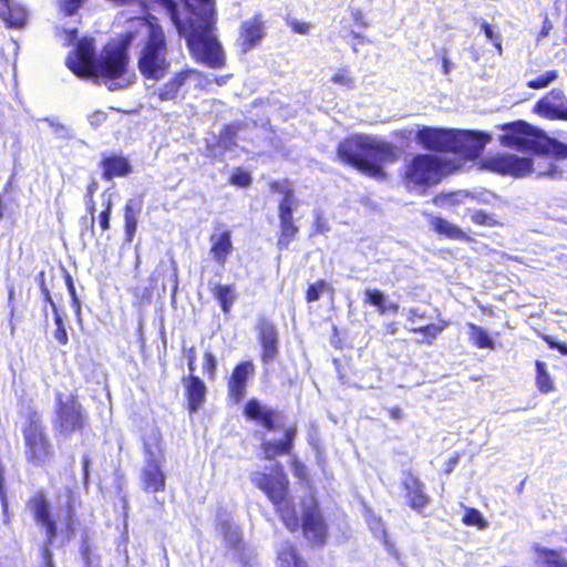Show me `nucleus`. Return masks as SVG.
<instances>
[{
	"label": "nucleus",
	"mask_w": 567,
	"mask_h": 567,
	"mask_svg": "<svg viewBox=\"0 0 567 567\" xmlns=\"http://www.w3.org/2000/svg\"><path fill=\"white\" fill-rule=\"evenodd\" d=\"M300 514L295 503L290 504L280 520L290 533L301 532L302 536L316 546H323L329 536V526L316 496L309 495L299 501Z\"/></svg>",
	"instance_id": "obj_2"
},
{
	"label": "nucleus",
	"mask_w": 567,
	"mask_h": 567,
	"mask_svg": "<svg viewBox=\"0 0 567 567\" xmlns=\"http://www.w3.org/2000/svg\"><path fill=\"white\" fill-rule=\"evenodd\" d=\"M535 384L539 393L549 394L556 390L555 381L544 361H535Z\"/></svg>",
	"instance_id": "obj_36"
},
{
	"label": "nucleus",
	"mask_w": 567,
	"mask_h": 567,
	"mask_svg": "<svg viewBox=\"0 0 567 567\" xmlns=\"http://www.w3.org/2000/svg\"><path fill=\"white\" fill-rule=\"evenodd\" d=\"M291 30L298 34H307L309 32V23L298 20H292L289 22Z\"/></svg>",
	"instance_id": "obj_61"
},
{
	"label": "nucleus",
	"mask_w": 567,
	"mask_h": 567,
	"mask_svg": "<svg viewBox=\"0 0 567 567\" xmlns=\"http://www.w3.org/2000/svg\"><path fill=\"white\" fill-rule=\"evenodd\" d=\"M313 227L315 229L312 235L324 234L329 230V227L327 226L324 220L319 216L316 218Z\"/></svg>",
	"instance_id": "obj_64"
},
{
	"label": "nucleus",
	"mask_w": 567,
	"mask_h": 567,
	"mask_svg": "<svg viewBox=\"0 0 567 567\" xmlns=\"http://www.w3.org/2000/svg\"><path fill=\"white\" fill-rule=\"evenodd\" d=\"M534 111L546 120L567 122V97L564 91L551 89L535 103Z\"/></svg>",
	"instance_id": "obj_19"
},
{
	"label": "nucleus",
	"mask_w": 567,
	"mask_h": 567,
	"mask_svg": "<svg viewBox=\"0 0 567 567\" xmlns=\"http://www.w3.org/2000/svg\"><path fill=\"white\" fill-rule=\"evenodd\" d=\"M99 189V183L95 178H92L90 183L86 186V190L84 194V203H85V209L86 213L91 217V228L94 226L95 221V212H96V204H95V194Z\"/></svg>",
	"instance_id": "obj_43"
},
{
	"label": "nucleus",
	"mask_w": 567,
	"mask_h": 567,
	"mask_svg": "<svg viewBox=\"0 0 567 567\" xmlns=\"http://www.w3.org/2000/svg\"><path fill=\"white\" fill-rule=\"evenodd\" d=\"M243 414L248 421L261 425L268 432L279 430L285 417L281 411L267 408L255 398L245 403Z\"/></svg>",
	"instance_id": "obj_17"
},
{
	"label": "nucleus",
	"mask_w": 567,
	"mask_h": 567,
	"mask_svg": "<svg viewBox=\"0 0 567 567\" xmlns=\"http://www.w3.org/2000/svg\"><path fill=\"white\" fill-rule=\"evenodd\" d=\"M279 558L284 564L292 567H308L307 563L300 557L296 546L293 545L286 546L281 550Z\"/></svg>",
	"instance_id": "obj_45"
},
{
	"label": "nucleus",
	"mask_w": 567,
	"mask_h": 567,
	"mask_svg": "<svg viewBox=\"0 0 567 567\" xmlns=\"http://www.w3.org/2000/svg\"><path fill=\"white\" fill-rule=\"evenodd\" d=\"M0 19L7 28L20 29L25 25L28 13L23 7L12 3L11 0H0Z\"/></svg>",
	"instance_id": "obj_30"
},
{
	"label": "nucleus",
	"mask_w": 567,
	"mask_h": 567,
	"mask_svg": "<svg viewBox=\"0 0 567 567\" xmlns=\"http://www.w3.org/2000/svg\"><path fill=\"white\" fill-rule=\"evenodd\" d=\"M256 332L260 346V360L264 364L272 362L279 353V332L276 324L265 317L257 320Z\"/></svg>",
	"instance_id": "obj_18"
},
{
	"label": "nucleus",
	"mask_w": 567,
	"mask_h": 567,
	"mask_svg": "<svg viewBox=\"0 0 567 567\" xmlns=\"http://www.w3.org/2000/svg\"><path fill=\"white\" fill-rule=\"evenodd\" d=\"M236 136L237 132L236 128L231 125H225L220 132V138L221 141L227 144L228 146L236 145Z\"/></svg>",
	"instance_id": "obj_57"
},
{
	"label": "nucleus",
	"mask_w": 567,
	"mask_h": 567,
	"mask_svg": "<svg viewBox=\"0 0 567 567\" xmlns=\"http://www.w3.org/2000/svg\"><path fill=\"white\" fill-rule=\"evenodd\" d=\"M293 208L286 203L278 204L279 234L277 238V248L279 250L288 249L289 245L299 234V226L293 219Z\"/></svg>",
	"instance_id": "obj_23"
},
{
	"label": "nucleus",
	"mask_w": 567,
	"mask_h": 567,
	"mask_svg": "<svg viewBox=\"0 0 567 567\" xmlns=\"http://www.w3.org/2000/svg\"><path fill=\"white\" fill-rule=\"evenodd\" d=\"M400 487L406 505L416 513H423L432 502L431 496L426 492L425 484L411 471L403 473Z\"/></svg>",
	"instance_id": "obj_16"
},
{
	"label": "nucleus",
	"mask_w": 567,
	"mask_h": 567,
	"mask_svg": "<svg viewBox=\"0 0 567 567\" xmlns=\"http://www.w3.org/2000/svg\"><path fill=\"white\" fill-rule=\"evenodd\" d=\"M130 69V54L121 53L105 45L99 58L96 78H101L105 81H125L120 84L121 87L126 86L130 81L126 80V74Z\"/></svg>",
	"instance_id": "obj_15"
},
{
	"label": "nucleus",
	"mask_w": 567,
	"mask_h": 567,
	"mask_svg": "<svg viewBox=\"0 0 567 567\" xmlns=\"http://www.w3.org/2000/svg\"><path fill=\"white\" fill-rule=\"evenodd\" d=\"M559 76L557 70H548L545 73L527 81L526 86L533 90H540L547 87L551 82L556 81Z\"/></svg>",
	"instance_id": "obj_46"
},
{
	"label": "nucleus",
	"mask_w": 567,
	"mask_h": 567,
	"mask_svg": "<svg viewBox=\"0 0 567 567\" xmlns=\"http://www.w3.org/2000/svg\"><path fill=\"white\" fill-rule=\"evenodd\" d=\"M250 481L256 488L267 496L278 516L293 503L290 496L289 478L281 464L274 465L269 473L252 472Z\"/></svg>",
	"instance_id": "obj_8"
},
{
	"label": "nucleus",
	"mask_w": 567,
	"mask_h": 567,
	"mask_svg": "<svg viewBox=\"0 0 567 567\" xmlns=\"http://www.w3.org/2000/svg\"><path fill=\"white\" fill-rule=\"evenodd\" d=\"M297 426L289 425L282 432V437L279 441H264L260 445L266 460H275L281 455H290L293 450L295 439L297 436Z\"/></svg>",
	"instance_id": "obj_26"
},
{
	"label": "nucleus",
	"mask_w": 567,
	"mask_h": 567,
	"mask_svg": "<svg viewBox=\"0 0 567 567\" xmlns=\"http://www.w3.org/2000/svg\"><path fill=\"white\" fill-rule=\"evenodd\" d=\"M446 164V161L434 154H415L404 164L400 181L408 192L424 195L441 183Z\"/></svg>",
	"instance_id": "obj_5"
},
{
	"label": "nucleus",
	"mask_w": 567,
	"mask_h": 567,
	"mask_svg": "<svg viewBox=\"0 0 567 567\" xmlns=\"http://www.w3.org/2000/svg\"><path fill=\"white\" fill-rule=\"evenodd\" d=\"M535 154L549 155L556 159H567V144L547 136L543 131Z\"/></svg>",
	"instance_id": "obj_33"
},
{
	"label": "nucleus",
	"mask_w": 567,
	"mask_h": 567,
	"mask_svg": "<svg viewBox=\"0 0 567 567\" xmlns=\"http://www.w3.org/2000/svg\"><path fill=\"white\" fill-rule=\"evenodd\" d=\"M182 382L184 384L186 409L190 414L195 413L206 402L207 388L204 381L195 373L184 377Z\"/></svg>",
	"instance_id": "obj_25"
},
{
	"label": "nucleus",
	"mask_w": 567,
	"mask_h": 567,
	"mask_svg": "<svg viewBox=\"0 0 567 567\" xmlns=\"http://www.w3.org/2000/svg\"><path fill=\"white\" fill-rule=\"evenodd\" d=\"M80 525V519L76 514L75 503L69 499L64 507L63 518V533L66 540L72 539L75 536L76 528Z\"/></svg>",
	"instance_id": "obj_39"
},
{
	"label": "nucleus",
	"mask_w": 567,
	"mask_h": 567,
	"mask_svg": "<svg viewBox=\"0 0 567 567\" xmlns=\"http://www.w3.org/2000/svg\"><path fill=\"white\" fill-rule=\"evenodd\" d=\"M113 203L111 199H107L103 203V209L99 214V224L102 229V231H106L110 229V220H111V214H112Z\"/></svg>",
	"instance_id": "obj_50"
},
{
	"label": "nucleus",
	"mask_w": 567,
	"mask_h": 567,
	"mask_svg": "<svg viewBox=\"0 0 567 567\" xmlns=\"http://www.w3.org/2000/svg\"><path fill=\"white\" fill-rule=\"evenodd\" d=\"M83 0H58V7L60 12L64 17L74 16L82 7Z\"/></svg>",
	"instance_id": "obj_49"
},
{
	"label": "nucleus",
	"mask_w": 567,
	"mask_h": 567,
	"mask_svg": "<svg viewBox=\"0 0 567 567\" xmlns=\"http://www.w3.org/2000/svg\"><path fill=\"white\" fill-rule=\"evenodd\" d=\"M229 182L234 186L245 188L251 184V176L248 172L237 168V171L231 174Z\"/></svg>",
	"instance_id": "obj_52"
},
{
	"label": "nucleus",
	"mask_w": 567,
	"mask_h": 567,
	"mask_svg": "<svg viewBox=\"0 0 567 567\" xmlns=\"http://www.w3.org/2000/svg\"><path fill=\"white\" fill-rule=\"evenodd\" d=\"M21 434L25 462L34 467L47 466L54 457V445L38 410H31L24 415Z\"/></svg>",
	"instance_id": "obj_4"
},
{
	"label": "nucleus",
	"mask_w": 567,
	"mask_h": 567,
	"mask_svg": "<svg viewBox=\"0 0 567 567\" xmlns=\"http://www.w3.org/2000/svg\"><path fill=\"white\" fill-rule=\"evenodd\" d=\"M141 210V203L135 206L126 204L123 208L125 240L132 243L137 230V214Z\"/></svg>",
	"instance_id": "obj_38"
},
{
	"label": "nucleus",
	"mask_w": 567,
	"mask_h": 567,
	"mask_svg": "<svg viewBox=\"0 0 567 567\" xmlns=\"http://www.w3.org/2000/svg\"><path fill=\"white\" fill-rule=\"evenodd\" d=\"M324 295L333 300L336 289L331 282L320 278L307 286L305 290V300L307 303H312L318 301Z\"/></svg>",
	"instance_id": "obj_34"
},
{
	"label": "nucleus",
	"mask_w": 567,
	"mask_h": 567,
	"mask_svg": "<svg viewBox=\"0 0 567 567\" xmlns=\"http://www.w3.org/2000/svg\"><path fill=\"white\" fill-rule=\"evenodd\" d=\"M430 228L437 235L447 239L472 243L474 239L463 231L458 226L450 223L443 217L431 216L429 218Z\"/></svg>",
	"instance_id": "obj_31"
},
{
	"label": "nucleus",
	"mask_w": 567,
	"mask_h": 567,
	"mask_svg": "<svg viewBox=\"0 0 567 567\" xmlns=\"http://www.w3.org/2000/svg\"><path fill=\"white\" fill-rule=\"evenodd\" d=\"M213 297L217 300L221 311L228 315L236 300L235 285H216L212 289Z\"/></svg>",
	"instance_id": "obj_35"
},
{
	"label": "nucleus",
	"mask_w": 567,
	"mask_h": 567,
	"mask_svg": "<svg viewBox=\"0 0 567 567\" xmlns=\"http://www.w3.org/2000/svg\"><path fill=\"white\" fill-rule=\"evenodd\" d=\"M134 38H135L134 32L127 31L120 35V40L117 43L112 44V45L107 44V45L116 51H120L121 53L128 54V48Z\"/></svg>",
	"instance_id": "obj_54"
},
{
	"label": "nucleus",
	"mask_w": 567,
	"mask_h": 567,
	"mask_svg": "<svg viewBox=\"0 0 567 567\" xmlns=\"http://www.w3.org/2000/svg\"><path fill=\"white\" fill-rule=\"evenodd\" d=\"M54 414L53 426L62 436L83 432L87 425V414L75 393L66 396L56 393Z\"/></svg>",
	"instance_id": "obj_9"
},
{
	"label": "nucleus",
	"mask_w": 567,
	"mask_h": 567,
	"mask_svg": "<svg viewBox=\"0 0 567 567\" xmlns=\"http://www.w3.org/2000/svg\"><path fill=\"white\" fill-rule=\"evenodd\" d=\"M145 465L141 471V486L145 493H161L166 487V476L162 470L163 437L159 431H153L143 439Z\"/></svg>",
	"instance_id": "obj_7"
},
{
	"label": "nucleus",
	"mask_w": 567,
	"mask_h": 567,
	"mask_svg": "<svg viewBox=\"0 0 567 567\" xmlns=\"http://www.w3.org/2000/svg\"><path fill=\"white\" fill-rule=\"evenodd\" d=\"M192 76L203 78L204 73L190 68H185L174 73L173 76L159 89L157 93L158 100L162 102L175 100L178 96L182 86Z\"/></svg>",
	"instance_id": "obj_28"
},
{
	"label": "nucleus",
	"mask_w": 567,
	"mask_h": 567,
	"mask_svg": "<svg viewBox=\"0 0 567 567\" xmlns=\"http://www.w3.org/2000/svg\"><path fill=\"white\" fill-rule=\"evenodd\" d=\"M269 189L272 193L282 194V198L280 199L279 203H286L288 204L289 207L297 205L293 189L288 179L271 181L269 183Z\"/></svg>",
	"instance_id": "obj_41"
},
{
	"label": "nucleus",
	"mask_w": 567,
	"mask_h": 567,
	"mask_svg": "<svg viewBox=\"0 0 567 567\" xmlns=\"http://www.w3.org/2000/svg\"><path fill=\"white\" fill-rule=\"evenodd\" d=\"M255 374V364L250 360L236 364L227 379V396L234 404L240 403L247 391L248 382Z\"/></svg>",
	"instance_id": "obj_20"
},
{
	"label": "nucleus",
	"mask_w": 567,
	"mask_h": 567,
	"mask_svg": "<svg viewBox=\"0 0 567 567\" xmlns=\"http://www.w3.org/2000/svg\"><path fill=\"white\" fill-rule=\"evenodd\" d=\"M481 30L484 33L485 38L494 44L498 53H502L501 38L497 33L494 32L493 27L487 21L482 20Z\"/></svg>",
	"instance_id": "obj_51"
},
{
	"label": "nucleus",
	"mask_w": 567,
	"mask_h": 567,
	"mask_svg": "<svg viewBox=\"0 0 567 567\" xmlns=\"http://www.w3.org/2000/svg\"><path fill=\"white\" fill-rule=\"evenodd\" d=\"M471 220L474 225L481 227H498L502 223L498 221L494 214L487 213L483 209H476L470 215Z\"/></svg>",
	"instance_id": "obj_44"
},
{
	"label": "nucleus",
	"mask_w": 567,
	"mask_h": 567,
	"mask_svg": "<svg viewBox=\"0 0 567 567\" xmlns=\"http://www.w3.org/2000/svg\"><path fill=\"white\" fill-rule=\"evenodd\" d=\"M542 339L547 343L550 349H556L561 355H567V344L561 341H556L550 336L544 334Z\"/></svg>",
	"instance_id": "obj_58"
},
{
	"label": "nucleus",
	"mask_w": 567,
	"mask_h": 567,
	"mask_svg": "<svg viewBox=\"0 0 567 567\" xmlns=\"http://www.w3.org/2000/svg\"><path fill=\"white\" fill-rule=\"evenodd\" d=\"M99 167L102 178L106 182L124 178L133 173V165L128 157L115 153L102 155Z\"/></svg>",
	"instance_id": "obj_24"
},
{
	"label": "nucleus",
	"mask_w": 567,
	"mask_h": 567,
	"mask_svg": "<svg viewBox=\"0 0 567 567\" xmlns=\"http://www.w3.org/2000/svg\"><path fill=\"white\" fill-rule=\"evenodd\" d=\"M43 291L47 300L51 303L53 312H54V323L56 326L54 331V338L61 346H65L69 342L68 332L63 322L61 315L58 311L56 305L53 302L50 296V291L43 287Z\"/></svg>",
	"instance_id": "obj_42"
},
{
	"label": "nucleus",
	"mask_w": 567,
	"mask_h": 567,
	"mask_svg": "<svg viewBox=\"0 0 567 567\" xmlns=\"http://www.w3.org/2000/svg\"><path fill=\"white\" fill-rule=\"evenodd\" d=\"M187 48L196 62L212 69H221L226 64L224 50L210 30L193 29L186 37Z\"/></svg>",
	"instance_id": "obj_10"
},
{
	"label": "nucleus",
	"mask_w": 567,
	"mask_h": 567,
	"mask_svg": "<svg viewBox=\"0 0 567 567\" xmlns=\"http://www.w3.org/2000/svg\"><path fill=\"white\" fill-rule=\"evenodd\" d=\"M460 460H461V453L460 452L453 453V455H451V457L445 462L444 473L451 474L454 471V468L456 467V465L458 464Z\"/></svg>",
	"instance_id": "obj_62"
},
{
	"label": "nucleus",
	"mask_w": 567,
	"mask_h": 567,
	"mask_svg": "<svg viewBox=\"0 0 567 567\" xmlns=\"http://www.w3.org/2000/svg\"><path fill=\"white\" fill-rule=\"evenodd\" d=\"M290 467L293 475L299 481H308V470L306 465L296 455H293L290 458Z\"/></svg>",
	"instance_id": "obj_55"
},
{
	"label": "nucleus",
	"mask_w": 567,
	"mask_h": 567,
	"mask_svg": "<svg viewBox=\"0 0 567 567\" xmlns=\"http://www.w3.org/2000/svg\"><path fill=\"white\" fill-rule=\"evenodd\" d=\"M336 156L342 165L381 181L386 177L383 166L399 158L395 145L367 134H351L341 140Z\"/></svg>",
	"instance_id": "obj_1"
},
{
	"label": "nucleus",
	"mask_w": 567,
	"mask_h": 567,
	"mask_svg": "<svg viewBox=\"0 0 567 567\" xmlns=\"http://www.w3.org/2000/svg\"><path fill=\"white\" fill-rule=\"evenodd\" d=\"M137 68L145 80L159 81L169 71L168 42L163 27L147 22V33L137 56Z\"/></svg>",
	"instance_id": "obj_3"
},
{
	"label": "nucleus",
	"mask_w": 567,
	"mask_h": 567,
	"mask_svg": "<svg viewBox=\"0 0 567 567\" xmlns=\"http://www.w3.org/2000/svg\"><path fill=\"white\" fill-rule=\"evenodd\" d=\"M489 141L491 135L485 132L452 128L450 153L473 161L480 157Z\"/></svg>",
	"instance_id": "obj_14"
},
{
	"label": "nucleus",
	"mask_w": 567,
	"mask_h": 567,
	"mask_svg": "<svg viewBox=\"0 0 567 567\" xmlns=\"http://www.w3.org/2000/svg\"><path fill=\"white\" fill-rule=\"evenodd\" d=\"M462 523L466 526H475L480 529L485 528L487 525L481 512L473 507H468L465 509Z\"/></svg>",
	"instance_id": "obj_47"
},
{
	"label": "nucleus",
	"mask_w": 567,
	"mask_h": 567,
	"mask_svg": "<svg viewBox=\"0 0 567 567\" xmlns=\"http://www.w3.org/2000/svg\"><path fill=\"white\" fill-rule=\"evenodd\" d=\"M186 359H187V367H188L189 373H195L197 353H196V348L194 346H192L187 349Z\"/></svg>",
	"instance_id": "obj_59"
},
{
	"label": "nucleus",
	"mask_w": 567,
	"mask_h": 567,
	"mask_svg": "<svg viewBox=\"0 0 567 567\" xmlns=\"http://www.w3.org/2000/svg\"><path fill=\"white\" fill-rule=\"evenodd\" d=\"M99 58L92 39H80L65 59L66 68L78 78L96 79Z\"/></svg>",
	"instance_id": "obj_13"
},
{
	"label": "nucleus",
	"mask_w": 567,
	"mask_h": 567,
	"mask_svg": "<svg viewBox=\"0 0 567 567\" xmlns=\"http://www.w3.org/2000/svg\"><path fill=\"white\" fill-rule=\"evenodd\" d=\"M351 19L360 29H367L370 27V21L367 17V14L361 9H354L351 11Z\"/></svg>",
	"instance_id": "obj_56"
},
{
	"label": "nucleus",
	"mask_w": 567,
	"mask_h": 567,
	"mask_svg": "<svg viewBox=\"0 0 567 567\" xmlns=\"http://www.w3.org/2000/svg\"><path fill=\"white\" fill-rule=\"evenodd\" d=\"M266 35V23L262 13L256 12L251 18L241 22L239 28L240 49L248 52L259 45Z\"/></svg>",
	"instance_id": "obj_22"
},
{
	"label": "nucleus",
	"mask_w": 567,
	"mask_h": 567,
	"mask_svg": "<svg viewBox=\"0 0 567 567\" xmlns=\"http://www.w3.org/2000/svg\"><path fill=\"white\" fill-rule=\"evenodd\" d=\"M468 330V340L476 349L495 350L496 344L489 334L480 326L468 322L466 324Z\"/></svg>",
	"instance_id": "obj_37"
},
{
	"label": "nucleus",
	"mask_w": 567,
	"mask_h": 567,
	"mask_svg": "<svg viewBox=\"0 0 567 567\" xmlns=\"http://www.w3.org/2000/svg\"><path fill=\"white\" fill-rule=\"evenodd\" d=\"M551 30H553V23L549 20V18L547 16H545L543 19L540 31L538 33V38L542 39V38L547 37Z\"/></svg>",
	"instance_id": "obj_63"
},
{
	"label": "nucleus",
	"mask_w": 567,
	"mask_h": 567,
	"mask_svg": "<svg viewBox=\"0 0 567 567\" xmlns=\"http://www.w3.org/2000/svg\"><path fill=\"white\" fill-rule=\"evenodd\" d=\"M537 567H567V558L564 549L543 547L539 544L532 546Z\"/></svg>",
	"instance_id": "obj_29"
},
{
	"label": "nucleus",
	"mask_w": 567,
	"mask_h": 567,
	"mask_svg": "<svg viewBox=\"0 0 567 567\" xmlns=\"http://www.w3.org/2000/svg\"><path fill=\"white\" fill-rule=\"evenodd\" d=\"M202 369L208 380H215L217 372V359L212 351L204 352Z\"/></svg>",
	"instance_id": "obj_48"
},
{
	"label": "nucleus",
	"mask_w": 567,
	"mask_h": 567,
	"mask_svg": "<svg viewBox=\"0 0 567 567\" xmlns=\"http://www.w3.org/2000/svg\"><path fill=\"white\" fill-rule=\"evenodd\" d=\"M499 128L504 132L499 136L501 145L522 152L536 153L543 130L523 120L502 124Z\"/></svg>",
	"instance_id": "obj_11"
},
{
	"label": "nucleus",
	"mask_w": 567,
	"mask_h": 567,
	"mask_svg": "<svg viewBox=\"0 0 567 567\" xmlns=\"http://www.w3.org/2000/svg\"><path fill=\"white\" fill-rule=\"evenodd\" d=\"M478 168L502 176L520 178L533 172V161L514 154L501 153L482 158L478 162Z\"/></svg>",
	"instance_id": "obj_12"
},
{
	"label": "nucleus",
	"mask_w": 567,
	"mask_h": 567,
	"mask_svg": "<svg viewBox=\"0 0 567 567\" xmlns=\"http://www.w3.org/2000/svg\"><path fill=\"white\" fill-rule=\"evenodd\" d=\"M449 321L441 320L437 323H431L419 328H412V333H420L423 336L422 343L431 346L434 340L447 328Z\"/></svg>",
	"instance_id": "obj_40"
},
{
	"label": "nucleus",
	"mask_w": 567,
	"mask_h": 567,
	"mask_svg": "<svg viewBox=\"0 0 567 567\" xmlns=\"http://www.w3.org/2000/svg\"><path fill=\"white\" fill-rule=\"evenodd\" d=\"M333 84H338L348 89L353 87V79L349 74L348 69H339L331 78Z\"/></svg>",
	"instance_id": "obj_53"
},
{
	"label": "nucleus",
	"mask_w": 567,
	"mask_h": 567,
	"mask_svg": "<svg viewBox=\"0 0 567 567\" xmlns=\"http://www.w3.org/2000/svg\"><path fill=\"white\" fill-rule=\"evenodd\" d=\"M27 509L35 525L44 534V544L40 547L42 567H55L50 546L58 537L59 526L53 506L45 492L42 489L35 491L27 501Z\"/></svg>",
	"instance_id": "obj_6"
},
{
	"label": "nucleus",
	"mask_w": 567,
	"mask_h": 567,
	"mask_svg": "<svg viewBox=\"0 0 567 567\" xmlns=\"http://www.w3.org/2000/svg\"><path fill=\"white\" fill-rule=\"evenodd\" d=\"M209 243L210 257L218 266L225 267L234 250L231 230L228 228L219 229L218 233L209 236Z\"/></svg>",
	"instance_id": "obj_27"
},
{
	"label": "nucleus",
	"mask_w": 567,
	"mask_h": 567,
	"mask_svg": "<svg viewBox=\"0 0 567 567\" xmlns=\"http://www.w3.org/2000/svg\"><path fill=\"white\" fill-rule=\"evenodd\" d=\"M364 303L375 307L380 316L385 313H398L400 307L395 302H386V296L377 288L364 291Z\"/></svg>",
	"instance_id": "obj_32"
},
{
	"label": "nucleus",
	"mask_w": 567,
	"mask_h": 567,
	"mask_svg": "<svg viewBox=\"0 0 567 567\" xmlns=\"http://www.w3.org/2000/svg\"><path fill=\"white\" fill-rule=\"evenodd\" d=\"M107 118V115L105 112L103 111H96V112H93L90 116H89V121H90V124L93 126V127H99L100 125H102Z\"/></svg>",
	"instance_id": "obj_60"
},
{
	"label": "nucleus",
	"mask_w": 567,
	"mask_h": 567,
	"mask_svg": "<svg viewBox=\"0 0 567 567\" xmlns=\"http://www.w3.org/2000/svg\"><path fill=\"white\" fill-rule=\"evenodd\" d=\"M452 128L422 126L415 134L416 143L435 153H450Z\"/></svg>",
	"instance_id": "obj_21"
}]
</instances>
